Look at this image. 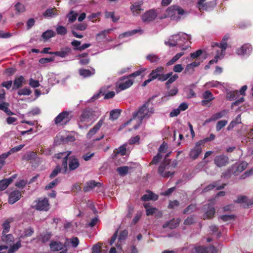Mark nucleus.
Returning <instances> with one entry per match:
<instances>
[{"label":"nucleus","mask_w":253,"mask_h":253,"mask_svg":"<svg viewBox=\"0 0 253 253\" xmlns=\"http://www.w3.org/2000/svg\"><path fill=\"white\" fill-rule=\"evenodd\" d=\"M215 213V210L213 206H209L208 209L206 211L205 217L207 218H211L213 216V215Z\"/></svg>","instance_id":"41"},{"label":"nucleus","mask_w":253,"mask_h":253,"mask_svg":"<svg viewBox=\"0 0 253 253\" xmlns=\"http://www.w3.org/2000/svg\"><path fill=\"white\" fill-rule=\"evenodd\" d=\"M2 241L8 245H11L14 242V237L11 234L5 235L3 234L2 236Z\"/></svg>","instance_id":"34"},{"label":"nucleus","mask_w":253,"mask_h":253,"mask_svg":"<svg viewBox=\"0 0 253 253\" xmlns=\"http://www.w3.org/2000/svg\"><path fill=\"white\" fill-rule=\"evenodd\" d=\"M138 32H139L140 34H142L143 31L140 28H139L138 29H135L132 30L131 31L126 32L124 33H123L122 34H121L119 36V38H123L125 37L130 36Z\"/></svg>","instance_id":"35"},{"label":"nucleus","mask_w":253,"mask_h":253,"mask_svg":"<svg viewBox=\"0 0 253 253\" xmlns=\"http://www.w3.org/2000/svg\"><path fill=\"white\" fill-rule=\"evenodd\" d=\"M78 14L77 12L73 10H71L70 12L67 15V17L68 19V21L69 23H73L77 19V16Z\"/></svg>","instance_id":"37"},{"label":"nucleus","mask_w":253,"mask_h":253,"mask_svg":"<svg viewBox=\"0 0 253 253\" xmlns=\"http://www.w3.org/2000/svg\"><path fill=\"white\" fill-rule=\"evenodd\" d=\"M34 232V229L31 227H28L25 229L23 233L20 235V239H24L28 237L31 236Z\"/></svg>","instance_id":"28"},{"label":"nucleus","mask_w":253,"mask_h":253,"mask_svg":"<svg viewBox=\"0 0 253 253\" xmlns=\"http://www.w3.org/2000/svg\"><path fill=\"white\" fill-rule=\"evenodd\" d=\"M227 47V43L226 42L224 41H221V42L220 43L219 48L221 49V55L224 56L225 53V50Z\"/></svg>","instance_id":"58"},{"label":"nucleus","mask_w":253,"mask_h":253,"mask_svg":"<svg viewBox=\"0 0 253 253\" xmlns=\"http://www.w3.org/2000/svg\"><path fill=\"white\" fill-rule=\"evenodd\" d=\"M94 111L91 109L83 110L82 114L78 119V124L80 128L87 127V124L89 123L93 118Z\"/></svg>","instance_id":"4"},{"label":"nucleus","mask_w":253,"mask_h":253,"mask_svg":"<svg viewBox=\"0 0 253 253\" xmlns=\"http://www.w3.org/2000/svg\"><path fill=\"white\" fill-rule=\"evenodd\" d=\"M248 163L246 162H242L237 167L236 171L241 172L246 169Z\"/></svg>","instance_id":"52"},{"label":"nucleus","mask_w":253,"mask_h":253,"mask_svg":"<svg viewBox=\"0 0 253 253\" xmlns=\"http://www.w3.org/2000/svg\"><path fill=\"white\" fill-rule=\"evenodd\" d=\"M9 156L7 154L3 153L0 155V169L2 168L3 165L5 164V160Z\"/></svg>","instance_id":"60"},{"label":"nucleus","mask_w":253,"mask_h":253,"mask_svg":"<svg viewBox=\"0 0 253 253\" xmlns=\"http://www.w3.org/2000/svg\"><path fill=\"white\" fill-rule=\"evenodd\" d=\"M16 177V175L6 179H3L0 181V190L2 191L5 189L8 185L13 181Z\"/></svg>","instance_id":"19"},{"label":"nucleus","mask_w":253,"mask_h":253,"mask_svg":"<svg viewBox=\"0 0 253 253\" xmlns=\"http://www.w3.org/2000/svg\"><path fill=\"white\" fill-rule=\"evenodd\" d=\"M61 168L60 166V165H57L55 168L52 171L51 173H50L49 175V177L51 179L53 178L56 176L57 175L58 173L61 172Z\"/></svg>","instance_id":"47"},{"label":"nucleus","mask_w":253,"mask_h":253,"mask_svg":"<svg viewBox=\"0 0 253 253\" xmlns=\"http://www.w3.org/2000/svg\"><path fill=\"white\" fill-rule=\"evenodd\" d=\"M197 253H216V250L213 246H210L206 248L204 247H198L196 248Z\"/></svg>","instance_id":"17"},{"label":"nucleus","mask_w":253,"mask_h":253,"mask_svg":"<svg viewBox=\"0 0 253 253\" xmlns=\"http://www.w3.org/2000/svg\"><path fill=\"white\" fill-rule=\"evenodd\" d=\"M154 111L152 103L150 101H147L133 113L132 118L126 124L128 125L132 119H137V124L133 126V128L136 129L141 125L143 120L149 118Z\"/></svg>","instance_id":"1"},{"label":"nucleus","mask_w":253,"mask_h":253,"mask_svg":"<svg viewBox=\"0 0 253 253\" xmlns=\"http://www.w3.org/2000/svg\"><path fill=\"white\" fill-rule=\"evenodd\" d=\"M191 39V36L184 33H179L170 37L168 41H165V43L169 46H175L178 45L182 47V50H185L188 46H183V43H185L188 40Z\"/></svg>","instance_id":"3"},{"label":"nucleus","mask_w":253,"mask_h":253,"mask_svg":"<svg viewBox=\"0 0 253 253\" xmlns=\"http://www.w3.org/2000/svg\"><path fill=\"white\" fill-rule=\"evenodd\" d=\"M79 73L83 78H88L94 75L95 70L94 68H92L91 70L81 68L79 70Z\"/></svg>","instance_id":"23"},{"label":"nucleus","mask_w":253,"mask_h":253,"mask_svg":"<svg viewBox=\"0 0 253 253\" xmlns=\"http://www.w3.org/2000/svg\"><path fill=\"white\" fill-rule=\"evenodd\" d=\"M252 50V47L251 45L246 43L238 48L236 50V53L239 55H244L250 53Z\"/></svg>","instance_id":"13"},{"label":"nucleus","mask_w":253,"mask_h":253,"mask_svg":"<svg viewBox=\"0 0 253 253\" xmlns=\"http://www.w3.org/2000/svg\"><path fill=\"white\" fill-rule=\"evenodd\" d=\"M121 113V111L118 109L112 110L110 113V119L115 120L117 119Z\"/></svg>","instance_id":"42"},{"label":"nucleus","mask_w":253,"mask_h":253,"mask_svg":"<svg viewBox=\"0 0 253 253\" xmlns=\"http://www.w3.org/2000/svg\"><path fill=\"white\" fill-rule=\"evenodd\" d=\"M32 93L31 90L28 88H24L18 91V94L19 95H29Z\"/></svg>","instance_id":"53"},{"label":"nucleus","mask_w":253,"mask_h":253,"mask_svg":"<svg viewBox=\"0 0 253 253\" xmlns=\"http://www.w3.org/2000/svg\"><path fill=\"white\" fill-rule=\"evenodd\" d=\"M55 36V33L52 30H48L43 32L42 35V38L44 40L47 41L49 39L54 37Z\"/></svg>","instance_id":"32"},{"label":"nucleus","mask_w":253,"mask_h":253,"mask_svg":"<svg viewBox=\"0 0 253 253\" xmlns=\"http://www.w3.org/2000/svg\"><path fill=\"white\" fill-rule=\"evenodd\" d=\"M157 16V13L155 10L151 9L146 11L142 15V21L145 23H149L153 21Z\"/></svg>","instance_id":"8"},{"label":"nucleus","mask_w":253,"mask_h":253,"mask_svg":"<svg viewBox=\"0 0 253 253\" xmlns=\"http://www.w3.org/2000/svg\"><path fill=\"white\" fill-rule=\"evenodd\" d=\"M130 10L133 16H137L139 15L141 11L143 10L141 8V4L138 2H135L130 6Z\"/></svg>","instance_id":"20"},{"label":"nucleus","mask_w":253,"mask_h":253,"mask_svg":"<svg viewBox=\"0 0 253 253\" xmlns=\"http://www.w3.org/2000/svg\"><path fill=\"white\" fill-rule=\"evenodd\" d=\"M58 14L55 8H49L44 12L43 16L45 18H51L57 16Z\"/></svg>","instance_id":"25"},{"label":"nucleus","mask_w":253,"mask_h":253,"mask_svg":"<svg viewBox=\"0 0 253 253\" xmlns=\"http://www.w3.org/2000/svg\"><path fill=\"white\" fill-rule=\"evenodd\" d=\"M126 77H124L120 79V81H122V82L119 83L118 87L121 90L128 88L133 84V80L127 79L124 81V80L126 79Z\"/></svg>","instance_id":"12"},{"label":"nucleus","mask_w":253,"mask_h":253,"mask_svg":"<svg viewBox=\"0 0 253 253\" xmlns=\"http://www.w3.org/2000/svg\"><path fill=\"white\" fill-rule=\"evenodd\" d=\"M69 167L68 168V172L74 170L78 169L80 164L79 159L75 156H71L69 158Z\"/></svg>","instance_id":"11"},{"label":"nucleus","mask_w":253,"mask_h":253,"mask_svg":"<svg viewBox=\"0 0 253 253\" xmlns=\"http://www.w3.org/2000/svg\"><path fill=\"white\" fill-rule=\"evenodd\" d=\"M29 85L33 88H36L39 87L40 85V84L38 81L31 78L29 80Z\"/></svg>","instance_id":"61"},{"label":"nucleus","mask_w":253,"mask_h":253,"mask_svg":"<svg viewBox=\"0 0 253 253\" xmlns=\"http://www.w3.org/2000/svg\"><path fill=\"white\" fill-rule=\"evenodd\" d=\"M79 243V240L77 237H73L66 240L65 246H67L71 245L73 247H77Z\"/></svg>","instance_id":"30"},{"label":"nucleus","mask_w":253,"mask_h":253,"mask_svg":"<svg viewBox=\"0 0 253 253\" xmlns=\"http://www.w3.org/2000/svg\"><path fill=\"white\" fill-rule=\"evenodd\" d=\"M169 156L167 154L165 158L164 161L161 164L158 168V173L162 177L167 178L173 175L174 173V169L177 165L176 161H171L167 159V157Z\"/></svg>","instance_id":"2"},{"label":"nucleus","mask_w":253,"mask_h":253,"mask_svg":"<svg viewBox=\"0 0 253 253\" xmlns=\"http://www.w3.org/2000/svg\"><path fill=\"white\" fill-rule=\"evenodd\" d=\"M227 121L226 120H221L217 122L216 125V130L217 131L220 130L223 127H224L227 124Z\"/></svg>","instance_id":"49"},{"label":"nucleus","mask_w":253,"mask_h":253,"mask_svg":"<svg viewBox=\"0 0 253 253\" xmlns=\"http://www.w3.org/2000/svg\"><path fill=\"white\" fill-rule=\"evenodd\" d=\"M229 163V158L224 155L216 156L214 159V163L218 167L225 166Z\"/></svg>","instance_id":"9"},{"label":"nucleus","mask_w":253,"mask_h":253,"mask_svg":"<svg viewBox=\"0 0 253 253\" xmlns=\"http://www.w3.org/2000/svg\"><path fill=\"white\" fill-rule=\"evenodd\" d=\"M180 221V219L179 218L171 220L168 222H166L163 225V227L164 228L169 227L171 229H174L179 225Z\"/></svg>","instance_id":"22"},{"label":"nucleus","mask_w":253,"mask_h":253,"mask_svg":"<svg viewBox=\"0 0 253 253\" xmlns=\"http://www.w3.org/2000/svg\"><path fill=\"white\" fill-rule=\"evenodd\" d=\"M11 221H9V220H6L3 224H2L3 230L2 233H5L9 231L10 228V222Z\"/></svg>","instance_id":"59"},{"label":"nucleus","mask_w":253,"mask_h":253,"mask_svg":"<svg viewBox=\"0 0 253 253\" xmlns=\"http://www.w3.org/2000/svg\"><path fill=\"white\" fill-rule=\"evenodd\" d=\"M49 246L51 250L53 251H58L63 248V245L60 242L56 241H51Z\"/></svg>","instance_id":"27"},{"label":"nucleus","mask_w":253,"mask_h":253,"mask_svg":"<svg viewBox=\"0 0 253 253\" xmlns=\"http://www.w3.org/2000/svg\"><path fill=\"white\" fill-rule=\"evenodd\" d=\"M162 157H163L162 155L158 153L156 156L154 157L150 164L151 165L157 164L160 161V160L162 159Z\"/></svg>","instance_id":"57"},{"label":"nucleus","mask_w":253,"mask_h":253,"mask_svg":"<svg viewBox=\"0 0 253 253\" xmlns=\"http://www.w3.org/2000/svg\"><path fill=\"white\" fill-rule=\"evenodd\" d=\"M65 153L64 155L65 156L64 157V160H63L62 163V167L63 168V173L65 174L68 172V164L67 161L69 160V156L71 155L72 152L71 151H67L64 152Z\"/></svg>","instance_id":"24"},{"label":"nucleus","mask_w":253,"mask_h":253,"mask_svg":"<svg viewBox=\"0 0 253 253\" xmlns=\"http://www.w3.org/2000/svg\"><path fill=\"white\" fill-rule=\"evenodd\" d=\"M21 196V193L19 191L16 190L11 192L8 199V202L10 204H13L18 201Z\"/></svg>","instance_id":"14"},{"label":"nucleus","mask_w":253,"mask_h":253,"mask_svg":"<svg viewBox=\"0 0 253 253\" xmlns=\"http://www.w3.org/2000/svg\"><path fill=\"white\" fill-rule=\"evenodd\" d=\"M14 8L17 14L22 13L26 10L25 5L20 2H17L15 3Z\"/></svg>","instance_id":"31"},{"label":"nucleus","mask_w":253,"mask_h":253,"mask_svg":"<svg viewBox=\"0 0 253 253\" xmlns=\"http://www.w3.org/2000/svg\"><path fill=\"white\" fill-rule=\"evenodd\" d=\"M146 59L151 63H156L160 60V57L156 54H150L146 56Z\"/></svg>","instance_id":"46"},{"label":"nucleus","mask_w":253,"mask_h":253,"mask_svg":"<svg viewBox=\"0 0 253 253\" xmlns=\"http://www.w3.org/2000/svg\"><path fill=\"white\" fill-rule=\"evenodd\" d=\"M200 64V62L199 61H195L187 65L184 73L185 74H192L195 70V68L198 67Z\"/></svg>","instance_id":"15"},{"label":"nucleus","mask_w":253,"mask_h":253,"mask_svg":"<svg viewBox=\"0 0 253 253\" xmlns=\"http://www.w3.org/2000/svg\"><path fill=\"white\" fill-rule=\"evenodd\" d=\"M253 174V167L250 170H247L244 174L241 176V179H245Z\"/></svg>","instance_id":"64"},{"label":"nucleus","mask_w":253,"mask_h":253,"mask_svg":"<svg viewBox=\"0 0 253 253\" xmlns=\"http://www.w3.org/2000/svg\"><path fill=\"white\" fill-rule=\"evenodd\" d=\"M101 186V184L99 182H96L94 180H90L86 183L83 190L86 192L92 190L95 187H100Z\"/></svg>","instance_id":"18"},{"label":"nucleus","mask_w":253,"mask_h":253,"mask_svg":"<svg viewBox=\"0 0 253 253\" xmlns=\"http://www.w3.org/2000/svg\"><path fill=\"white\" fill-rule=\"evenodd\" d=\"M202 145H203L202 141H198L196 143L194 148L190 152L189 156L191 158L195 160L198 157L202 151Z\"/></svg>","instance_id":"10"},{"label":"nucleus","mask_w":253,"mask_h":253,"mask_svg":"<svg viewBox=\"0 0 253 253\" xmlns=\"http://www.w3.org/2000/svg\"><path fill=\"white\" fill-rule=\"evenodd\" d=\"M21 246L20 241L16 242L15 244L11 246L7 253H14L17 251Z\"/></svg>","instance_id":"43"},{"label":"nucleus","mask_w":253,"mask_h":253,"mask_svg":"<svg viewBox=\"0 0 253 253\" xmlns=\"http://www.w3.org/2000/svg\"><path fill=\"white\" fill-rule=\"evenodd\" d=\"M71 117L67 111H64L60 113L54 119L55 124L65 125L71 120Z\"/></svg>","instance_id":"6"},{"label":"nucleus","mask_w":253,"mask_h":253,"mask_svg":"<svg viewBox=\"0 0 253 253\" xmlns=\"http://www.w3.org/2000/svg\"><path fill=\"white\" fill-rule=\"evenodd\" d=\"M129 169V167L127 166H123L118 168L116 170L121 176H124L128 173Z\"/></svg>","instance_id":"40"},{"label":"nucleus","mask_w":253,"mask_h":253,"mask_svg":"<svg viewBox=\"0 0 253 253\" xmlns=\"http://www.w3.org/2000/svg\"><path fill=\"white\" fill-rule=\"evenodd\" d=\"M103 119L100 120L96 125H95L93 128H92L87 134V137L90 138L95 134L97 131L100 128L103 123Z\"/></svg>","instance_id":"16"},{"label":"nucleus","mask_w":253,"mask_h":253,"mask_svg":"<svg viewBox=\"0 0 253 253\" xmlns=\"http://www.w3.org/2000/svg\"><path fill=\"white\" fill-rule=\"evenodd\" d=\"M229 112V111L227 109L223 110L220 112H217L212 115L214 121L222 118L224 116H226Z\"/></svg>","instance_id":"33"},{"label":"nucleus","mask_w":253,"mask_h":253,"mask_svg":"<svg viewBox=\"0 0 253 253\" xmlns=\"http://www.w3.org/2000/svg\"><path fill=\"white\" fill-rule=\"evenodd\" d=\"M158 198V196L152 193V192H149L148 194H145L142 197H141V200L142 201H148L149 200H154V201H155V200H157Z\"/></svg>","instance_id":"29"},{"label":"nucleus","mask_w":253,"mask_h":253,"mask_svg":"<svg viewBox=\"0 0 253 253\" xmlns=\"http://www.w3.org/2000/svg\"><path fill=\"white\" fill-rule=\"evenodd\" d=\"M184 12V10L179 6L172 5L167 9L162 18L169 17L171 20L178 21Z\"/></svg>","instance_id":"5"},{"label":"nucleus","mask_w":253,"mask_h":253,"mask_svg":"<svg viewBox=\"0 0 253 253\" xmlns=\"http://www.w3.org/2000/svg\"><path fill=\"white\" fill-rule=\"evenodd\" d=\"M71 51L72 50L70 48L66 47L59 51L49 52V54H53L64 58L68 56L71 52Z\"/></svg>","instance_id":"21"},{"label":"nucleus","mask_w":253,"mask_h":253,"mask_svg":"<svg viewBox=\"0 0 253 253\" xmlns=\"http://www.w3.org/2000/svg\"><path fill=\"white\" fill-rule=\"evenodd\" d=\"M56 31L58 35H65L67 33V29L63 26H57L56 28Z\"/></svg>","instance_id":"48"},{"label":"nucleus","mask_w":253,"mask_h":253,"mask_svg":"<svg viewBox=\"0 0 253 253\" xmlns=\"http://www.w3.org/2000/svg\"><path fill=\"white\" fill-rule=\"evenodd\" d=\"M168 148V146L167 144L165 142H163L159 148L158 154L162 155L163 153H166Z\"/></svg>","instance_id":"54"},{"label":"nucleus","mask_w":253,"mask_h":253,"mask_svg":"<svg viewBox=\"0 0 253 253\" xmlns=\"http://www.w3.org/2000/svg\"><path fill=\"white\" fill-rule=\"evenodd\" d=\"M8 103L6 102L0 104V110L3 111L7 115H12L13 113L8 109Z\"/></svg>","instance_id":"38"},{"label":"nucleus","mask_w":253,"mask_h":253,"mask_svg":"<svg viewBox=\"0 0 253 253\" xmlns=\"http://www.w3.org/2000/svg\"><path fill=\"white\" fill-rule=\"evenodd\" d=\"M184 53L183 52H181L177 53L175 56H174L171 60L168 61L167 63V66H170L173 64L175 62H176L182 56L184 55Z\"/></svg>","instance_id":"39"},{"label":"nucleus","mask_w":253,"mask_h":253,"mask_svg":"<svg viewBox=\"0 0 253 253\" xmlns=\"http://www.w3.org/2000/svg\"><path fill=\"white\" fill-rule=\"evenodd\" d=\"M52 234L51 233L46 232L40 235L39 240L43 243L48 242L51 238Z\"/></svg>","instance_id":"36"},{"label":"nucleus","mask_w":253,"mask_h":253,"mask_svg":"<svg viewBox=\"0 0 253 253\" xmlns=\"http://www.w3.org/2000/svg\"><path fill=\"white\" fill-rule=\"evenodd\" d=\"M105 17L107 18H111L114 22H116L120 19L119 16H115L114 12L106 11L105 12Z\"/></svg>","instance_id":"44"},{"label":"nucleus","mask_w":253,"mask_h":253,"mask_svg":"<svg viewBox=\"0 0 253 253\" xmlns=\"http://www.w3.org/2000/svg\"><path fill=\"white\" fill-rule=\"evenodd\" d=\"M25 146V144H21L20 145L15 146L12 149H11L8 152H7L6 153L8 156H9L10 154L18 152L20 151L22 148L24 147Z\"/></svg>","instance_id":"51"},{"label":"nucleus","mask_w":253,"mask_h":253,"mask_svg":"<svg viewBox=\"0 0 253 253\" xmlns=\"http://www.w3.org/2000/svg\"><path fill=\"white\" fill-rule=\"evenodd\" d=\"M35 203L34 207L37 210L47 211L49 209V204L47 198H40L35 201Z\"/></svg>","instance_id":"7"},{"label":"nucleus","mask_w":253,"mask_h":253,"mask_svg":"<svg viewBox=\"0 0 253 253\" xmlns=\"http://www.w3.org/2000/svg\"><path fill=\"white\" fill-rule=\"evenodd\" d=\"M25 82V79L22 76L16 78L13 82V89L20 88L23 85Z\"/></svg>","instance_id":"26"},{"label":"nucleus","mask_w":253,"mask_h":253,"mask_svg":"<svg viewBox=\"0 0 253 253\" xmlns=\"http://www.w3.org/2000/svg\"><path fill=\"white\" fill-rule=\"evenodd\" d=\"M60 182V180L58 178H56L52 182H50L48 184H47L45 186V189H50L55 186H56L58 183H59Z\"/></svg>","instance_id":"55"},{"label":"nucleus","mask_w":253,"mask_h":253,"mask_svg":"<svg viewBox=\"0 0 253 253\" xmlns=\"http://www.w3.org/2000/svg\"><path fill=\"white\" fill-rule=\"evenodd\" d=\"M196 207L195 205H191L186 208V209L184 211L183 213H185V214L190 213L191 212L194 211L196 209Z\"/></svg>","instance_id":"63"},{"label":"nucleus","mask_w":253,"mask_h":253,"mask_svg":"<svg viewBox=\"0 0 253 253\" xmlns=\"http://www.w3.org/2000/svg\"><path fill=\"white\" fill-rule=\"evenodd\" d=\"M239 96V92L237 90L230 91L227 93V98L230 100L236 99Z\"/></svg>","instance_id":"45"},{"label":"nucleus","mask_w":253,"mask_h":253,"mask_svg":"<svg viewBox=\"0 0 253 253\" xmlns=\"http://www.w3.org/2000/svg\"><path fill=\"white\" fill-rule=\"evenodd\" d=\"M145 71V69H141L136 72L130 74L129 76L127 77V78H135L140 75L142 73H143Z\"/></svg>","instance_id":"62"},{"label":"nucleus","mask_w":253,"mask_h":253,"mask_svg":"<svg viewBox=\"0 0 253 253\" xmlns=\"http://www.w3.org/2000/svg\"><path fill=\"white\" fill-rule=\"evenodd\" d=\"M203 97L205 99L211 101L214 99L212 93L209 90H206L203 94Z\"/></svg>","instance_id":"56"},{"label":"nucleus","mask_w":253,"mask_h":253,"mask_svg":"<svg viewBox=\"0 0 253 253\" xmlns=\"http://www.w3.org/2000/svg\"><path fill=\"white\" fill-rule=\"evenodd\" d=\"M87 28V24L85 23L76 24L74 25L73 28L80 31H84Z\"/></svg>","instance_id":"50"}]
</instances>
